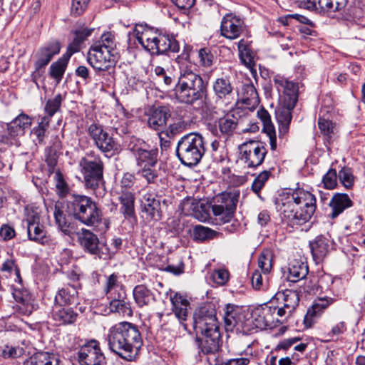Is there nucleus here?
I'll return each mask as SVG.
<instances>
[{
	"mask_svg": "<svg viewBox=\"0 0 365 365\" xmlns=\"http://www.w3.org/2000/svg\"><path fill=\"white\" fill-rule=\"evenodd\" d=\"M277 205L282 220L293 227L302 225L311 219L316 210V198L309 192L297 190L278 200Z\"/></svg>",
	"mask_w": 365,
	"mask_h": 365,
	"instance_id": "nucleus-1",
	"label": "nucleus"
},
{
	"mask_svg": "<svg viewBox=\"0 0 365 365\" xmlns=\"http://www.w3.org/2000/svg\"><path fill=\"white\" fill-rule=\"evenodd\" d=\"M180 74L175 85L174 94L182 103L192 105L207 93V83L197 73V65L188 60L180 62Z\"/></svg>",
	"mask_w": 365,
	"mask_h": 365,
	"instance_id": "nucleus-2",
	"label": "nucleus"
},
{
	"mask_svg": "<svg viewBox=\"0 0 365 365\" xmlns=\"http://www.w3.org/2000/svg\"><path fill=\"white\" fill-rule=\"evenodd\" d=\"M107 339L109 349L127 360H130L143 345L138 327L127 322L112 327L109 329Z\"/></svg>",
	"mask_w": 365,
	"mask_h": 365,
	"instance_id": "nucleus-3",
	"label": "nucleus"
},
{
	"mask_svg": "<svg viewBox=\"0 0 365 365\" xmlns=\"http://www.w3.org/2000/svg\"><path fill=\"white\" fill-rule=\"evenodd\" d=\"M118 58L115 36L110 32L103 34L88 52L87 60L96 70L107 71L114 66Z\"/></svg>",
	"mask_w": 365,
	"mask_h": 365,
	"instance_id": "nucleus-4",
	"label": "nucleus"
},
{
	"mask_svg": "<svg viewBox=\"0 0 365 365\" xmlns=\"http://www.w3.org/2000/svg\"><path fill=\"white\" fill-rule=\"evenodd\" d=\"M68 212L81 223L96 227L102 220V212L97 204L86 195L73 194L67 201Z\"/></svg>",
	"mask_w": 365,
	"mask_h": 365,
	"instance_id": "nucleus-5",
	"label": "nucleus"
},
{
	"mask_svg": "<svg viewBox=\"0 0 365 365\" xmlns=\"http://www.w3.org/2000/svg\"><path fill=\"white\" fill-rule=\"evenodd\" d=\"M79 165L86 188L92 190L97 197L103 196L105 194L104 164L101 156L91 151L81 159Z\"/></svg>",
	"mask_w": 365,
	"mask_h": 365,
	"instance_id": "nucleus-6",
	"label": "nucleus"
},
{
	"mask_svg": "<svg viewBox=\"0 0 365 365\" xmlns=\"http://www.w3.org/2000/svg\"><path fill=\"white\" fill-rule=\"evenodd\" d=\"M206 151L203 137L196 133H190L182 136L178 142L176 155L185 165H197Z\"/></svg>",
	"mask_w": 365,
	"mask_h": 365,
	"instance_id": "nucleus-7",
	"label": "nucleus"
},
{
	"mask_svg": "<svg viewBox=\"0 0 365 365\" xmlns=\"http://www.w3.org/2000/svg\"><path fill=\"white\" fill-rule=\"evenodd\" d=\"M192 327L196 335L220 329L214 305L206 304L197 308L193 314Z\"/></svg>",
	"mask_w": 365,
	"mask_h": 365,
	"instance_id": "nucleus-8",
	"label": "nucleus"
},
{
	"mask_svg": "<svg viewBox=\"0 0 365 365\" xmlns=\"http://www.w3.org/2000/svg\"><path fill=\"white\" fill-rule=\"evenodd\" d=\"M239 160L248 168L261 165L267 155L266 148L259 141L249 140L238 146Z\"/></svg>",
	"mask_w": 365,
	"mask_h": 365,
	"instance_id": "nucleus-9",
	"label": "nucleus"
},
{
	"mask_svg": "<svg viewBox=\"0 0 365 365\" xmlns=\"http://www.w3.org/2000/svg\"><path fill=\"white\" fill-rule=\"evenodd\" d=\"M247 120L246 110L237 108L231 110L216 122L220 135L224 138H230L236 133Z\"/></svg>",
	"mask_w": 365,
	"mask_h": 365,
	"instance_id": "nucleus-10",
	"label": "nucleus"
},
{
	"mask_svg": "<svg viewBox=\"0 0 365 365\" xmlns=\"http://www.w3.org/2000/svg\"><path fill=\"white\" fill-rule=\"evenodd\" d=\"M88 133L94 145L102 153L107 154L118 150V143L103 129V125L97 123L91 124L88 128Z\"/></svg>",
	"mask_w": 365,
	"mask_h": 365,
	"instance_id": "nucleus-11",
	"label": "nucleus"
},
{
	"mask_svg": "<svg viewBox=\"0 0 365 365\" xmlns=\"http://www.w3.org/2000/svg\"><path fill=\"white\" fill-rule=\"evenodd\" d=\"M273 83L279 93L280 102L294 108L298 101V84L279 74L273 77Z\"/></svg>",
	"mask_w": 365,
	"mask_h": 365,
	"instance_id": "nucleus-12",
	"label": "nucleus"
},
{
	"mask_svg": "<svg viewBox=\"0 0 365 365\" xmlns=\"http://www.w3.org/2000/svg\"><path fill=\"white\" fill-rule=\"evenodd\" d=\"M128 148L139 167L157 166L158 154L157 149H150L148 145L139 139L130 141Z\"/></svg>",
	"mask_w": 365,
	"mask_h": 365,
	"instance_id": "nucleus-13",
	"label": "nucleus"
},
{
	"mask_svg": "<svg viewBox=\"0 0 365 365\" xmlns=\"http://www.w3.org/2000/svg\"><path fill=\"white\" fill-rule=\"evenodd\" d=\"M80 365H104L106 357L102 352L99 342L91 340L81 346L78 351Z\"/></svg>",
	"mask_w": 365,
	"mask_h": 365,
	"instance_id": "nucleus-14",
	"label": "nucleus"
},
{
	"mask_svg": "<svg viewBox=\"0 0 365 365\" xmlns=\"http://www.w3.org/2000/svg\"><path fill=\"white\" fill-rule=\"evenodd\" d=\"M245 29L244 20L235 14L228 13L222 19L221 35L227 39L234 40L239 38Z\"/></svg>",
	"mask_w": 365,
	"mask_h": 365,
	"instance_id": "nucleus-15",
	"label": "nucleus"
},
{
	"mask_svg": "<svg viewBox=\"0 0 365 365\" xmlns=\"http://www.w3.org/2000/svg\"><path fill=\"white\" fill-rule=\"evenodd\" d=\"M243 315L239 313V308L232 304H227L224 315L225 327L227 331H232L234 328L245 332L250 331V319L242 320Z\"/></svg>",
	"mask_w": 365,
	"mask_h": 365,
	"instance_id": "nucleus-16",
	"label": "nucleus"
},
{
	"mask_svg": "<svg viewBox=\"0 0 365 365\" xmlns=\"http://www.w3.org/2000/svg\"><path fill=\"white\" fill-rule=\"evenodd\" d=\"M200 334L202 338H197L200 351L205 355L214 356V361H216L217 354L220 347L221 335L220 329Z\"/></svg>",
	"mask_w": 365,
	"mask_h": 365,
	"instance_id": "nucleus-17",
	"label": "nucleus"
},
{
	"mask_svg": "<svg viewBox=\"0 0 365 365\" xmlns=\"http://www.w3.org/2000/svg\"><path fill=\"white\" fill-rule=\"evenodd\" d=\"M60 50L61 46L58 41L48 43L40 48L35 54L36 60L34 63L35 71L33 75L34 76H40L41 70L48 64L53 56L58 54Z\"/></svg>",
	"mask_w": 365,
	"mask_h": 365,
	"instance_id": "nucleus-18",
	"label": "nucleus"
},
{
	"mask_svg": "<svg viewBox=\"0 0 365 365\" xmlns=\"http://www.w3.org/2000/svg\"><path fill=\"white\" fill-rule=\"evenodd\" d=\"M27 234L30 240L45 245L51 242V237L47 234L45 227L40 224L39 217L33 216L27 219Z\"/></svg>",
	"mask_w": 365,
	"mask_h": 365,
	"instance_id": "nucleus-19",
	"label": "nucleus"
},
{
	"mask_svg": "<svg viewBox=\"0 0 365 365\" xmlns=\"http://www.w3.org/2000/svg\"><path fill=\"white\" fill-rule=\"evenodd\" d=\"M347 0H307L306 8L319 13H334L344 9Z\"/></svg>",
	"mask_w": 365,
	"mask_h": 365,
	"instance_id": "nucleus-20",
	"label": "nucleus"
},
{
	"mask_svg": "<svg viewBox=\"0 0 365 365\" xmlns=\"http://www.w3.org/2000/svg\"><path fill=\"white\" fill-rule=\"evenodd\" d=\"M170 299L173 306L172 309L175 317L182 324L185 329H187V324H185L184 322L186 321L188 317L190 302L179 293H175L173 295H171Z\"/></svg>",
	"mask_w": 365,
	"mask_h": 365,
	"instance_id": "nucleus-21",
	"label": "nucleus"
},
{
	"mask_svg": "<svg viewBox=\"0 0 365 365\" xmlns=\"http://www.w3.org/2000/svg\"><path fill=\"white\" fill-rule=\"evenodd\" d=\"M331 209L329 216L331 219L337 217L346 209L352 207L353 202L347 194L335 193L328 203Z\"/></svg>",
	"mask_w": 365,
	"mask_h": 365,
	"instance_id": "nucleus-22",
	"label": "nucleus"
},
{
	"mask_svg": "<svg viewBox=\"0 0 365 365\" xmlns=\"http://www.w3.org/2000/svg\"><path fill=\"white\" fill-rule=\"evenodd\" d=\"M133 35L137 38L138 43L147 51L151 52L153 51L157 34L153 33L150 28L137 24L133 29Z\"/></svg>",
	"mask_w": 365,
	"mask_h": 365,
	"instance_id": "nucleus-23",
	"label": "nucleus"
},
{
	"mask_svg": "<svg viewBox=\"0 0 365 365\" xmlns=\"http://www.w3.org/2000/svg\"><path fill=\"white\" fill-rule=\"evenodd\" d=\"M142 212L147 220H158L160 218V201L150 193L145 194L141 200Z\"/></svg>",
	"mask_w": 365,
	"mask_h": 365,
	"instance_id": "nucleus-24",
	"label": "nucleus"
},
{
	"mask_svg": "<svg viewBox=\"0 0 365 365\" xmlns=\"http://www.w3.org/2000/svg\"><path fill=\"white\" fill-rule=\"evenodd\" d=\"M179 49V43L173 36L159 34L156 36L153 51L151 53L157 54L165 53L168 51L177 53Z\"/></svg>",
	"mask_w": 365,
	"mask_h": 365,
	"instance_id": "nucleus-25",
	"label": "nucleus"
},
{
	"mask_svg": "<svg viewBox=\"0 0 365 365\" xmlns=\"http://www.w3.org/2000/svg\"><path fill=\"white\" fill-rule=\"evenodd\" d=\"M31 125V118L26 114L21 113L7 124V134L11 138L22 136Z\"/></svg>",
	"mask_w": 365,
	"mask_h": 365,
	"instance_id": "nucleus-26",
	"label": "nucleus"
},
{
	"mask_svg": "<svg viewBox=\"0 0 365 365\" xmlns=\"http://www.w3.org/2000/svg\"><path fill=\"white\" fill-rule=\"evenodd\" d=\"M78 293L74 284H66L58 289L55 299L54 304L60 305H71L78 301Z\"/></svg>",
	"mask_w": 365,
	"mask_h": 365,
	"instance_id": "nucleus-27",
	"label": "nucleus"
},
{
	"mask_svg": "<svg viewBox=\"0 0 365 365\" xmlns=\"http://www.w3.org/2000/svg\"><path fill=\"white\" fill-rule=\"evenodd\" d=\"M212 211L214 216L215 217V220L217 221V224L225 225L231 223L230 225H228L225 227V230L230 232H232L237 230L238 225L234 220L235 210H225L218 207H212Z\"/></svg>",
	"mask_w": 365,
	"mask_h": 365,
	"instance_id": "nucleus-28",
	"label": "nucleus"
},
{
	"mask_svg": "<svg viewBox=\"0 0 365 365\" xmlns=\"http://www.w3.org/2000/svg\"><path fill=\"white\" fill-rule=\"evenodd\" d=\"M309 247L314 260L319 263L324 260L329 252V240L323 236H317L309 242Z\"/></svg>",
	"mask_w": 365,
	"mask_h": 365,
	"instance_id": "nucleus-29",
	"label": "nucleus"
},
{
	"mask_svg": "<svg viewBox=\"0 0 365 365\" xmlns=\"http://www.w3.org/2000/svg\"><path fill=\"white\" fill-rule=\"evenodd\" d=\"M239 96L245 109L255 108L259 102L257 90L252 83L243 84Z\"/></svg>",
	"mask_w": 365,
	"mask_h": 365,
	"instance_id": "nucleus-30",
	"label": "nucleus"
},
{
	"mask_svg": "<svg viewBox=\"0 0 365 365\" xmlns=\"http://www.w3.org/2000/svg\"><path fill=\"white\" fill-rule=\"evenodd\" d=\"M170 116V110L166 106H159L154 109L148 119L150 128L155 130H159L165 125Z\"/></svg>",
	"mask_w": 365,
	"mask_h": 365,
	"instance_id": "nucleus-31",
	"label": "nucleus"
},
{
	"mask_svg": "<svg viewBox=\"0 0 365 365\" xmlns=\"http://www.w3.org/2000/svg\"><path fill=\"white\" fill-rule=\"evenodd\" d=\"M78 241L86 252L91 255H98L99 253L98 238L90 230L82 229L81 233L78 236Z\"/></svg>",
	"mask_w": 365,
	"mask_h": 365,
	"instance_id": "nucleus-32",
	"label": "nucleus"
},
{
	"mask_svg": "<svg viewBox=\"0 0 365 365\" xmlns=\"http://www.w3.org/2000/svg\"><path fill=\"white\" fill-rule=\"evenodd\" d=\"M92 31L93 29H81L75 31L73 38L68 45L67 51L63 56L70 59L73 54L80 51L82 43L91 35Z\"/></svg>",
	"mask_w": 365,
	"mask_h": 365,
	"instance_id": "nucleus-33",
	"label": "nucleus"
},
{
	"mask_svg": "<svg viewBox=\"0 0 365 365\" xmlns=\"http://www.w3.org/2000/svg\"><path fill=\"white\" fill-rule=\"evenodd\" d=\"M213 91L216 97L220 99H230L233 94V86L228 76L217 78L212 85Z\"/></svg>",
	"mask_w": 365,
	"mask_h": 365,
	"instance_id": "nucleus-34",
	"label": "nucleus"
},
{
	"mask_svg": "<svg viewBox=\"0 0 365 365\" xmlns=\"http://www.w3.org/2000/svg\"><path fill=\"white\" fill-rule=\"evenodd\" d=\"M308 272L307 263L294 259L289 264L287 279L291 282H299L306 277Z\"/></svg>",
	"mask_w": 365,
	"mask_h": 365,
	"instance_id": "nucleus-35",
	"label": "nucleus"
},
{
	"mask_svg": "<svg viewBox=\"0 0 365 365\" xmlns=\"http://www.w3.org/2000/svg\"><path fill=\"white\" fill-rule=\"evenodd\" d=\"M63 305L55 304L53 307V319L58 324H72L76 321L77 314L71 308L62 307Z\"/></svg>",
	"mask_w": 365,
	"mask_h": 365,
	"instance_id": "nucleus-36",
	"label": "nucleus"
},
{
	"mask_svg": "<svg viewBox=\"0 0 365 365\" xmlns=\"http://www.w3.org/2000/svg\"><path fill=\"white\" fill-rule=\"evenodd\" d=\"M119 200L120 202V212L125 218H131L135 215V196L130 191L121 190L119 192Z\"/></svg>",
	"mask_w": 365,
	"mask_h": 365,
	"instance_id": "nucleus-37",
	"label": "nucleus"
},
{
	"mask_svg": "<svg viewBox=\"0 0 365 365\" xmlns=\"http://www.w3.org/2000/svg\"><path fill=\"white\" fill-rule=\"evenodd\" d=\"M291 108L280 102L279 106L276 110V118L279 124V133L285 134L287 133L290 122L292 118Z\"/></svg>",
	"mask_w": 365,
	"mask_h": 365,
	"instance_id": "nucleus-38",
	"label": "nucleus"
},
{
	"mask_svg": "<svg viewBox=\"0 0 365 365\" xmlns=\"http://www.w3.org/2000/svg\"><path fill=\"white\" fill-rule=\"evenodd\" d=\"M240 192H222L214 200L212 207H218L225 210H236Z\"/></svg>",
	"mask_w": 365,
	"mask_h": 365,
	"instance_id": "nucleus-39",
	"label": "nucleus"
},
{
	"mask_svg": "<svg viewBox=\"0 0 365 365\" xmlns=\"http://www.w3.org/2000/svg\"><path fill=\"white\" fill-rule=\"evenodd\" d=\"M277 300H282L285 308L288 309L289 313H293L299 304V294L297 291L286 289L283 292H278L275 294Z\"/></svg>",
	"mask_w": 365,
	"mask_h": 365,
	"instance_id": "nucleus-40",
	"label": "nucleus"
},
{
	"mask_svg": "<svg viewBox=\"0 0 365 365\" xmlns=\"http://www.w3.org/2000/svg\"><path fill=\"white\" fill-rule=\"evenodd\" d=\"M133 294L135 303L140 307L148 306L155 299L154 294L151 290L143 284L135 286Z\"/></svg>",
	"mask_w": 365,
	"mask_h": 365,
	"instance_id": "nucleus-41",
	"label": "nucleus"
},
{
	"mask_svg": "<svg viewBox=\"0 0 365 365\" xmlns=\"http://www.w3.org/2000/svg\"><path fill=\"white\" fill-rule=\"evenodd\" d=\"M271 312V307L265 305L264 307L255 310L252 314V318L250 319V324L251 323L255 328L262 329L269 326L270 320L268 319L267 315Z\"/></svg>",
	"mask_w": 365,
	"mask_h": 365,
	"instance_id": "nucleus-42",
	"label": "nucleus"
},
{
	"mask_svg": "<svg viewBox=\"0 0 365 365\" xmlns=\"http://www.w3.org/2000/svg\"><path fill=\"white\" fill-rule=\"evenodd\" d=\"M69 59L62 56L58 61L53 63L49 68V75L56 83H59L64 75Z\"/></svg>",
	"mask_w": 365,
	"mask_h": 365,
	"instance_id": "nucleus-43",
	"label": "nucleus"
},
{
	"mask_svg": "<svg viewBox=\"0 0 365 365\" xmlns=\"http://www.w3.org/2000/svg\"><path fill=\"white\" fill-rule=\"evenodd\" d=\"M327 306V301L319 299L318 302L314 303L311 308L308 309L304 319L305 326L307 327H312L314 318L318 317Z\"/></svg>",
	"mask_w": 365,
	"mask_h": 365,
	"instance_id": "nucleus-44",
	"label": "nucleus"
},
{
	"mask_svg": "<svg viewBox=\"0 0 365 365\" xmlns=\"http://www.w3.org/2000/svg\"><path fill=\"white\" fill-rule=\"evenodd\" d=\"M219 232L207 227L196 225L193 229V240L198 242H205L216 238Z\"/></svg>",
	"mask_w": 365,
	"mask_h": 365,
	"instance_id": "nucleus-45",
	"label": "nucleus"
},
{
	"mask_svg": "<svg viewBox=\"0 0 365 365\" xmlns=\"http://www.w3.org/2000/svg\"><path fill=\"white\" fill-rule=\"evenodd\" d=\"M125 299H113L110 302V310L112 312H117L123 316L130 317L133 314L130 304L125 302Z\"/></svg>",
	"mask_w": 365,
	"mask_h": 365,
	"instance_id": "nucleus-46",
	"label": "nucleus"
},
{
	"mask_svg": "<svg viewBox=\"0 0 365 365\" xmlns=\"http://www.w3.org/2000/svg\"><path fill=\"white\" fill-rule=\"evenodd\" d=\"M237 46L242 61L247 67H251L252 66L253 61L248 43L244 39H241L238 42Z\"/></svg>",
	"mask_w": 365,
	"mask_h": 365,
	"instance_id": "nucleus-47",
	"label": "nucleus"
},
{
	"mask_svg": "<svg viewBox=\"0 0 365 365\" xmlns=\"http://www.w3.org/2000/svg\"><path fill=\"white\" fill-rule=\"evenodd\" d=\"M54 217L59 229L65 234L69 235L71 233V225L66 222V216L60 208L55 205Z\"/></svg>",
	"mask_w": 365,
	"mask_h": 365,
	"instance_id": "nucleus-48",
	"label": "nucleus"
},
{
	"mask_svg": "<svg viewBox=\"0 0 365 365\" xmlns=\"http://www.w3.org/2000/svg\"><path fill=\"white\" fill-rule=\"evenodd\" d=\"M34 364L37 365H58L59 359L53 354L48 352H38L36 354Z\"/></svg>",
	"mask_w": 365,
	"mask_h": 365,
	"instance_id": "nucleus-49",
	"label": "nucleus"
},
{
	"mask_svg": "<svg viewBox=\"0 0 365 365\" xmlns=\"http://www.w3.org/2000/svg\"><path fill=\"white\" fill-rule=\"evenodd\" d=\"M338 179L346 189H351L354 183V177L350 168L343 167L337 173Z\"/></svg>",
	"mask_w": 365,
	"mask_h": 365,
	"instance_id": "nucleus-50",
	"label": "nucleus"
},
{
	"mask_svg": "<svg viewBox=\"0 0 365 365\" xmlns=\"http://www.w3.org/2000/svg\"><path fill=\"white\" fill-rule=\"evenodd\" d=\"M25 354V350L20 346H12L6 345L4 346L1 351V356L5 359H17L23 356Z\"/></svg>",
	"mask_w": 365,
	"mask_h": 365,
	"instance_id": "nucleus-51",
	"label": "nucleus"
},
{
	"mask_svg": "<svg viewBox=\"0 0 365 365\" xmlns=\"http://www.w3.org/2000/svg\"><path fill=\"white\" fill-rule=\"evenodd\" d=\"M270 172L264 170L261 172L254 180L251 189L252 190L259 196V192L264 186L266 182L270 177Z\"/></svg>",
	"mask_w": 365,
	"mask_h": 365,
	"instance_id": "nucleus-52",
	"label": "nucleus"
},
{
	"mask_svg": "<svg viewBox=\"0 0 365 365\" xmlns=\"http://www.w3.org/2000/svg\"><path fill=\"white\" fill-rule=\"evenodd\" d=\"M62 101L63 98L61 94H58L53 98L47 101L44 110L49 117H52L60 110Z\"/></svg>",
	"mask_w": 365,
	"mask_h": 365,
	"instance_id": "nucleus-53",
	"label": "nucleus"
},
{
	"mask_svg": "<svg viewBox=\"0 0 365 365\" xmlns=\"http://www.w3.org/2000/svg\"><path fill=\"white\" fill-rule=\"evenodd\" d=\"M157 166H143L139 173L146 180L148 183H155L159 177V170Z\"/></svg>",
	"mask_w": 365,
	"mask_h": 365,
	"instance_id": "nucleus-54",
	"label": "nucleus"
},
{
	"mask_svg": "<svg viewBox=\"0 0 365 365\" xmlns=\"http://www.w3.org/2000/svg\"><path fill=\"white\" fill-rule=\"evenodd\" d=\"M338 174L335 169L330 168L322 178L324 187L328 190H333L337 185Z\"/></svg>",
	"mask_w": 365,
	"mask_h": 365,
	"instance_id": "nucleus-55",
	"label": "nucleus"
},
{
	"mask_svg": "<svg viewBox=\"0 0 365 365\" xmlns=\"http://www.w3.org/2000/svg\"><path fill=\"white\" fill-rule=\"evenodd\" d=\"M56 180V188L57 194L61 197H65L69 191V187L67 182L64 180L62 173L57 170L54 175Z\"/></svg>",
	"mask_w": 365,
	"mask_h": 365,
	"instance_id": "nucleus-56",
	"label": "nucleus"
},
{
	"mask_svg": "<svg viewBox=\"0 0 365 365\" xmlns=\"http://www.w3.org/2000/svg\"><path fill=\"white\" fill-rule=\"evenodd\" d=\"M318 127L326 140H329L332 138L334 133V127L331 121L319 118L318 120Z\"/></svg>",
	"mask_w": 365,
	"mask_h": 365,
	"instance_id": "nucleus-57",
	"label": "nucleus"
},
{
	"mask_svg": "<svg viewBox=\"0 0 365 365\" xmlns=\"http://www.w3.org/2000/svg\"><path fill=\"white\" fill-rule=\"evenodd\" d=\"M16 301L19 303L16 305V310L23 315H30L32 312V306L27 298L19 297L18 294L14 295Z\"/></svg>",
	"mask_w": 365,
	"mask_h": 365,
	"instance_id": "nucleus-58",
	"label": "nucleus"
},
{
	"mask_svg": "<svg viewBox=\"0 0 365 365\" xmlns=\"http://www.w3.org/2000/svg\"><path fill=\"white\" fill-rule=\"evenodd\" d=\"M258 266L263 273H269L272 267V258L271 255L268 252L260 254L258 259Z\"/></svg>",
	"mask_w": 365,
	"mask_h": 365,
	"instance_id": "nucleus-59",
	"label": "nucleus"
},
{
	"mask_svg": "<svg viewBox=\"0 0 365 365\" xmlns=\"http://www.w3.org/2000/svg\"><path fill=\"white\" fill-rule=\"evenodd\" d=\"M1 271L6 272L10 274L14 272L16 279H18V281H19V282L21 281V275H20V270H19L17 264H16V262L14 259H6L2 264Z\"/></svg>",
	"mask_w": 365,
	"mask_h": 365,
	"instance_id": "nucleus-60",
	"label": "nucleus"
},
{
	"mask_svg": "<svg viewBox=\"0 0 365 365\" xmlns=\"http://www.w3.org/2000/svg\"><path fill=\"white\" fill-rule=\"evenodd\" d=\"M198 56L200 63L204 67H210L213 63V55L207 48H203L199 50Z\"/></svg>",
	"mask_w": 365,
	"mask_h": 365,
	"instance_id": "nucleus-61",
	"label": "nucleus"
},
{
	"mask_svg": "<svg viewBox=\"0 0 365 365\" xmlns=\"http://www.w3.org/2000/svg\"><path fill=\"white\" fill-rule=\"evenodd\" d=\"M263 130L267 134V135L269 138L271 149L272 150H274L277 148V138L275 129L272 122L265 123L264 124H263Z\"/></svg>",
	"mask_w": 365,
	"mask_h": 365,
	"instance_id": "nucleus-62",
	"label": "nucleus"
},
{
	"mask_svg": "<svg viewBox=\"0 0 365 365\" xmlns=\"http://www.w3.org/2000/svg\"><path fill=\"white\" fill-rule=\"evenodd\" d=\"M135 180V178L133 174L129 173H125L120 182V191H128V189H130L133 186Z\"/></svg>",
	"mask_w": 365,
	"mask_h": 365,
	"instance_id": "nucleus-63",
	"label": "nucleus"
},
{
	"mask_svg": "<svg viewBox=\"0 0 365 365\" xmlns=\"http://www.w3.org/2000/svg\"><path fill=\"white\" fill-rule=\"evenodd\" d=\"M212 277L215 283L223 285L229 279V272L225 269L215 270L212 273Z\"/></svg>",
	"mask_w": 365,
	"mask_h": 365,
	"instance_id": "nucleus-64",
	"label": "nucleus"
}]
</instances>
